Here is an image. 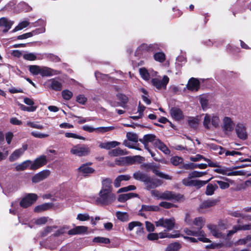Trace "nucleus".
<instances>
[{"label":"nucleus","mask_w":251,"mask_h":251,"mask_svg":"<svg viewBox=\"0 0 251 251\" xmlns=\"http://www.w3.org/2000/svg\"><path fill=\"white\" fill-rule=\"evenodd\" d=\"M218 201L216 200H207L203 201L200 205L199 208V211L201 212L203 209H206L215 206L217 203Z\"/></svg>","instance_id":"16"},{"label":"nucleus","mask_w":251,"mask_h":251,"mask_svg":"<svg viewBox=\"0 0 251 251\" xmlns=\"http://www.w3.org/2000/svg\"><path fill=\"white\" fill-rule=\"evenodd\" d=\"M215 182L219 185L221 189H227L230 186L229 184L226 182L221 180H215Z\"/></svg>","instance_id":"63"},{"label":"nucleus","mask_w":251,"mask_h":251,"mask_svg":"<svg viewBox=\"0 0 251 251\" xmlns=\"http://www.w3.org/2000/svg\"><path fill=\"white\" fill-rule=\"evenodd\" d=\"M144 183L148 190L154 189L162 184V181L159 179L152 178L148 176Z\"/></svg>","instance_id":"8"},{"label":"nucleus","mask_w":251,"mask_h":251,"mask_svg":"<svg viewBox=\"0 0 251 251\" xmlns=\"http://www.w3.org/2000/svg\"><path fill=\"white\" fill-rule=\"evenodd\" d=\"M158 206L162 207L165 209H170L173 207L177 208L178 206L177 205L167 202V201H161L159 203Z\"/></svg>","instance_id":"49"},{"label":"nucleus","mask_w":251,"mask_h":251,"mask_svg":"<svg viewBox=\"0 0 251 251\" xmlns=\"http://www.w3.org/2000/svg\"><path fill=\"white\" fill-rule=\"evenodd\" d=\"M65 137L67 138H73L75 139H78L80 140H85L86 138L82 136L78 135L76 134L71 133V132H66L65 134Z\"/></svg>","instance_id":"57"},{"label":"nucleus","mask_w":251,"mask_h":251,"mask_svg":"<svg viewBox=\"0 0 251 251\" xmlns=\"http://www.w3.org/2000/svg\"><path fill=\"white\" fill-rule=\"evenodd\" d=\"M211 118L210 116L208 114H206L203 122V125L205 128L207 129H209L210 128L209 125L211 123Z\"/></svg>","instance_id":"51"},{"label":"nucleus","mask_w":251,"mask_h":251,"mask_svg":"<svg viewBox=\"0 0 251 251\" xmlns=\"http://www.w3.org/2000/svg\"><path fill=\"white\" fill-rule=\"evenodd\" d=\"M154 144L160 151L164 152L165 154H168L170 153V150L168 149V148L160 139H156L155 142H154Z\"/></svg>","instance_id":"19"},{"label":"nucleus","mask_w":251,"mask_h":251,"mask_svg":"<svg viewBox=\"0 0 251 251\" xmlns=\"http://www.w3.org/2000/svg\"><path fill=\"white\" fill-rule=\"evenodd\" d=\"M37 199L38 196L36 194L33 193L28 194L21 200L20 205L23 208H27L35 202Z\"/></svg>","instance_id":"4"},{"label":"nucleus","mask_w":251,"mask_h":251,"mask_svg":"<svg viewBox=\"0 0 251 251\" xmlns=\"http://www.w3.org/2000/svg\"><path fill=\"white\" fill-rule=\"evenodd\" d=\"M119 161L120 162L119 164H121V163L123 164H126L128 165L135 164V160L133 158V156H126L124 157H121L120 158Z\"/></svg>","instance_id":"31"},{"label":"nucleus","mask_w":251,"mask_h":251,"mask_svg":"<svg viewBox=\"0 0 251 251\" xmlns=\"http://www.w3.org/2000/svg\"><path fill=\"white\" fill-rule=\"evenodd\" d=\"M170 114L171 117L176 121H179L184 118L182 111L177 107H173L171 108Z\"/></svg>","instance_id":"9"},{"label":"nucleus","mask_w":251,"mask_h":251,"mask_svg":"<svg viewBox=\"0 0 251 251\" xmlns=\"http://www.w3.org/2000/svg\"><path fill=\"white\" fill-rule=\"evenodd\" d=\"M62 98L66 100H70L73 96V93L70 90L66 89L64 90L61 92Z\"/></svg>","instance_id":"47"},{"label":"nucleus","mask_w":251,"mask_h":251,"mask_svg":"<svg viewBox=\"0 0 251 251\" xmlns=\"http://www.w3.org/2000/svg\"><path fill=\"white\" fill-rule=\"evenodd\" d=\"M219 123H220V119L219 117L217 116H213L211 118V125L215 127V128H217L219 126Z\"/></svg>","instance_id":"61"},{"label":"nucleus","mask_w":251,"mask_h":251,"mask_svg":"<svg viewBox=\"0 0 251 251\" xmlns=\"http://www.w3.org/2000/svg\"><path fill=\"white\" fill-rule=\"evenodd\" d=\"M207 227L210 230L213 236L217 238L222 237V233L219 232L216 226L209 225L207 226Z\"/></svg>","instance_id":"35"},{"label":"nucleus","mask_w":251,"mask_h":251,"mask_svg":"<svg viewBox=\"0 0 251 251\" xmlns=\"http://www.w3.org/2000/svg\"><path fill=\"white\" fill-rule=\"evenodd\" d=\"M32 163V161L29 160H27L26 161H25L21 164L17 165L16 167V170L17 171H24L25 169H26L27 168H29L30 165H31Z\"/></svg>","instance_id":"33"},{"label":"nucleus","mask_w":251,"mask_h":251,"mask_svg":"<svg viewBox=\"0 0 251 251\" xmlns=\"http://www.w3.org/2000/svg\"><path fill=\"white\" fill-rule=\"evenodd\" d=\"M207 174L206 172H199L194 171L189 173V178L199 177Z\"/></svg>","instance_id":"50"},{"label":"nucleus","mask_w":251,"mask_h":251,"mask_svg":"<svg viewBox=\"0 0 251 251\" xmlns=\"http://www.w3.org/2000/svg\"><path fill=\"white\" fill-rule=\"evenodd\" d=\"M212 177L207 179V180H191L190 182V186H195L197 189H200L208 182H209L212 179Z\"/></svg>","instance_id":"21"},{"label":"nucleus","mask_w":251,"mask_h":251,"mask_svg":"<svg viewBox=\"0 0 251 251\" xmlns=\"http://www.w3.org/2000/svg\"><path fill=\"white\" fill-rule=\"evenodd\" d=\"M109 155L111 157H115L120 155H125L127 154L126 151H125L120 148L112 150L109 151Z\"/></svg>","instance_id":"29"},{"label":"nucleus","mask_w":251,"mask_h":251,"mask_svg":"<svg viewBox=\"0 0 251 251\" xmlns=\"http://www.w3.org/2000/svg\"><path fill=\"white\" fill-rule=\"evenodd\" d=\"M188 124L191 128H196L198 126L199 121L197 119L193 117L188 120Z\"/></svg>","instance_id":"54"},{"label":"nucleus","mask_w":251,"mask_h":251,"mask_svg":"<svg viewBox=\"0 0 251 251\" xmlns=\"http://www.w3.org/2000/svg\"><path fill=\"white\" fill-rule=\"evenodd\" d=\"M185 200L184 195L174 192L170 201L174 202H181L184 201Z\"/></svg>","instance_id":"25"},{"label":"nucleus","mask_w":251,"mask_h":251,"mask_svg":"<svg viewBox=\"0 0 251 251\" xmlns=\"http://www.w3.org/2000/svg\"><path fill=\"white\" fill-rule=\"evenodd\" d=\"M183 161V159L181 157L178 156H173L170 159L171 163L174 166H177L181 164Z\"/></svg>","instance_id":"43"},{"label":"nucleus","mask_w":251,"mask_h":251,"mask_svg":"<svg viewBox=\"0 0 251 251\" xmlns=\"http://www.w3.org/2000/svg\"><path fill=\"white\" fill-rule=\"evenodd\" d=\"M50 174V171L48 170H43L32 177V181L34 183H38L46 178Z\"/></svg>","instance_id":"11"},{"label":"nucleus","mask_w":251,"mask_h":251,"mask_svg":"<svg viewBox=\"0 0 251 251\" xmlns=\"http://www.w3.org/2000/svg\"><path fill=\"white\" fill-rule=\"evenodd\" d=\"M13 22L9 21L6 18L2 17L0 19V27H4L3 33H6L11 28Z\"/></svg>","instance_id":"14"},{"label":"nucleus","mask_w":251,"mask_h":251,"mask_svg":"<svg viewBox=\"0 0 251 251\" xmlns=\"http://www.w3.org/2000/svg\"><path fill=\"white\" fill-rule=\"evenodd\" d=\"M126 137L129 141L137 143L138 141V136L136 134L128 132L126 133Z\"/></svg>","instance_id":"55"},{"label":"nucleus","mask_w":251,"mask_h":251,"mask_svg":"<svg viewBox=\"0 0 251 251\" xmlns=\"http://www.w3.org/2000/svg\"><path fill=\"white\" fill-rule=\"evenodd\" d=\"M181 248V244L178 242H175L169 244L165 251H178Z\"/></svg>","instance_id":"28"},{"label":"nucleus","mask_w":251,"mask_h":251,"mask_svg":"<svg viewBox=\"0 0 251 251\" xmlns=\"http://www.w3.org/2000/svg\"><path fill=\"white\" fill-rule=\"evenodd\" d=\"M224 129L227 131H232L233 130L234 123L230 118L225 117L223 120Z\"/></svg>","instance_id":"17"},{"label":"nucleus","mask_w":251,"mask_h":251,"mask_svg":"<svg viewBox=\"0 0 251 251\" xmlns=\"http://www.w3.org/2000/svg\"><path fill=\"white\" fill-rule=\"evenodd\" d=\"M235 131L237 136L241 139L246 140L248 137L245 126L240 123H238L235 127Z\"/></svg>","instance_id":"10"},{"label":"nucleus","mask_w":251,"mask_h":251,"mask_svg":"<svg viewBox=\"0 0 251 251\" xmlns=\"http://www.w3.org/2000/svg\"><path fill=\"white\" fill-rule=\"evenodd\" d=\"M23 154V150L19 149L16 150L9 156L10 161L13 162L18 158V157Z\"/></svg>","instance_id":"34"},{"label":"nucleus","mask_w":251,"mask_h":251,"mask_svg":"<svg viewBox=\"0 0 251 251\" xmlns=\"http://www.w3.org/2000/svg\"><path fill=\"white\" fill-rule=\"evenodd\" d=\"M29 71L33 75H37L40 74L41 68L37 65H30L29 66Z\"/></svg>","instance_id":"53"},{"label":"nucleus","mask_w":251,"mask_h":251,"mask_svg":"<svg viewBox=\"0 0 251 251\" xmlns=\"http://www.w3.org/2000/svg\"><path fill=\"white\" fill-rule=\"evenodd\" d=\"M37 108V106H26L24 104H21L20 106V108L21 110L24 111L28 112H34L36 110Z\"/></svg>","instance_id":"59"},{"label":"nucleus","mask_w":251,"mask_h":251,"mask_svg":"<svg viewBox=\"0 0 251 251\" xmlns=\"http://www.w3.org/2000/svg\"><path fill=\"white\" fill-rule=\"evenodd\" d=\"M57 228V226H47L43 231H42V232H41V236L42 237H44L45 236H46L49 233H50L52 230V228Z\"/></svg>","instance_id":"56"},{"label":"nucleus","mask_w":251,"mask_h":251,"mask_svg":"<svg viewBox=\"0 0 251 251\" xmlns=\"http://www.w3.org/2000/svg\"><path fill=\"white\" fill-rule=\"evenodd\" d=\"M87 230V227L83 226H79L69 230L68 234L71 235L81 234L86 233Z\"/></svg>","instance_id":"15"},{"label":"nucleus","mask_w":251,"mask_h":251,"mask_svg":"<svg viewBox=\"0 0 251 251\" xmlns=\"http://www.w3.org/2000/svg\"><path fill=\"white\" fill-rule=\"evenodd\" d=\"M198 168V164L194 163H190L188 164H183L179 167L180 169H184L185 170H193Z\"/></svg>","instance_id":"52"},{"label":"nucleus","mask_w":251,"mask_h":251,"mask_svg":"<svg viewBox=\"0 0 251 251\" xmlns=\"http://www.w3.org/2000/svg\"><path fill=\"white\" fill-rule=\"evenodd\" d=\"M218 188L217 185H213L212 184H208L206 188L205 194L207 196H211L214 193V191Z\"/></svg>","instance_id":"36"},{"label":"nucleus","mask_w":251,"mask_h":251,"mask_svg":"<svg viewBox=\"0 0 251 251\" xmlns=\"http://www.w3.org/2000/svg\"><path fill=\"white\" fill-rule=\"evenodd\" d=\"M116 216L118 220L123 222H127L129 220V215L126 212L117 211L116 213Z\"/></svg>","instance_id":"30"},{"label":"nucleus","mask_w":251,"mask_h":251,"mask_svg":"<svg viewBox=\"0 0 251 251\" xmlns=\"http://www.w3.org/2000/svg\"><path fill=\"white\" fill-rule=\"evenodd\" d=\"M160 210V207L157 205H148L143 204L140 211H146V212H158Z\"/></svg>","instance_id":"26"},{"label":"nucleus","mask_w":251,"mask_h":251,"mask_svg":"<svg viewBox=\"0 0 251 251\" xmlns=\"http://www.w3.org/2000/svg\"><path fill=\"white\" fill-rule=\"evenodd\" d=\"M205 221L201 217L196 218L193 222L195 225L198 226V228L201 229L203 226H204Z\"/></svg>","instance_id":"44"},{"label":"nucleus","mask_w":251,"mask_h":251,"mask_svg":"<svg viewBox=\"0 0 251 251\" xmlns=\"http://www.w3.org/2000/svg\"><path fill=\"white\" fill-rule=\"evenodd\" d=\"M87 99L84 95H79L76 98V101L80 104H85Z\"/></svg>","instance_id":"62"},{"label":"nucleus","mask_w":251,"mask_h":251,"mask_svg":"<svg viewBox=\"0 0 251 251\" xmlns=\"http://www.w3.org/2000/svg\"><path fill=\"white\" fill-rule=\"evenodd\" d=\"M174 191H165L163 193H159L158 191H154V195L158 198V199L170 201L174 193Z\"/></svg>","instance_id":"13"},{"label":"nucleus","mask_w":251,"mask_h":251,"mask_svg":"<svg viewBox=\"0 0 251 251\" xmlns=\"http://www.w3.org/2000/svg\"><path fill=\"white\" fill-rule=\"evenodd\" d=\"M50 88L54 91H60L62 88V84L55 78L50 79Z\"/></svg>","instance_id":"22"},{"label":"nucleus","mask_w":251,"mask_h":251,"mask_svg":"<svg viewBox=\"0 0 251 251\" xmlns=\"http://www.w3.org/2000/svg\"><path fill=\"white\" fill-rule=\"evenodd\" d=\"M92 165V163L90 162L82 164L77 168V171L84 177L88 176L95 172L94 168L90 167Z\"/></svg>","instance_id":"5"},{"label":"nucleus","mask_w":251,"mask_h":251,"mask_svg":"<svg viewBox=\"0 0 251 251\" xmlns=\"http://www.w3.org/2000/svg\"><path fill=\"white\" fill-rule=\"evenodd\" d=\"M200 87V82L198 78L191 77L187 85V89L191 91H198Z\"/></svg>","instance_id":"12"},{"label":"nucleus","mask_w":251,"mask_h":251,"mask_svg":"<svg viewBox=\"0 0 251 251\" xmlns=\"http://www.w3.org/2000/svg\"><path fill=\"white\" fill-rule=\"evenodd\" d=\"M160 238H176L179 237L180 234L179 233L172 234L166 232H160L159 233L158 236Z\"/></svg>","instance_id":"46"},{"label":"nucleus","mask_w":251,"mask_h":251,"mask_svg":"<svg viewBox=\"0 0 251 251\" xmlns=\"http://www.w3.org/2000/svg\"><path fill=\"white\" fill-rule=\"evenodd\" d=\"M38 122H27L26 123V125L28 126H30L32 128H37L39 129H42L44 128V126L42 125L38 124Z\"/></svg>","instance_id":"58"},{"label":"nucleus","mask_w":251,"mask_h":251,"mask_svg":"<svg viewBox=\"0 0 251 251\" xmlns=\"http://www.w3.org/2000/svg\"><path fill=\"white\" fill-rule=\"evenodd\" d=\"M99 201L102 204L107 205L112 203L115 199V196L111 191L100 190Z\"/></svg>","instance_id":"1"},{"label":"nucleus","mask_w":251,"mask_h":251,"mask_svg":"<svg viewBox=\"0 0 251 251\" xmlns=\"http://www.w3.org/2000/svg\"><path fill=\"white\" fill-rule=\"evenodd\" d=\"M120 144V143L117 141H111L106 143H101L100 144L99 147L101 149L110 150L111 148L116 147Z\"/></svg>","instance_id":"23"},{"label":"nucleus","mask_w":251,"mask_h":251,"mask_svg":"<svg viewBox=\"0 0 251 251\" xmlns=\"http://www.w3.org/2000/svg\"><path fill=\"white\" fill-rule=\"evenodd\" d=\"M175 220L174 218L166 219L165 220L164 227H166L168 230H172L175 226Z\"/></svg>","instance_id":"37"},{"label":"nucleus","mask_w":251,"mask_h":251,"mask_svg":"<svg viewBox=\"0 0 251 251\" xmlns=\"http://www.w3.org/2000/svg\"><path fill=\"white\" fill-rule=\"evenodd\" d=\"M70 152L78 156H83L88 155L90 153V150L85 145H77L73 148Z\"/></svg>","instance_id":"3"},{"label":"nucleus","mask_w":251,"mask_h":251,"mask_svg":"<svg viewBox=\"0 0 251 251\" xmlns=\"http://www.w3.org/2000/svg\"><path fill=\"white\" fill-rule=\"evenodd\" d=\"M53 206L52 203H45L41 205L36 206L34 209V211L36 213L41 212L48 210Z\"/></svg>","instance_id":"20"},{"label":"nucleus","mask_w":251,"mask_h":251,"mask_svg":"<svg viewBox=\"0 0 251 251\" xmlns=\"http://www.w3.org/2000/svg\"><path fill=\"white\" fill-rule=\"evenodd\" d=\"M158 169H159V168L158 166H157L156 165H154V166L152 168V169L151 170L155 175L159 176L160 177L165 178L166 179H171V176H170L168 175H166L162 172H160Z\"/></svg>","instance_id":"27"},{"label":"nucleus","mask_w":251,"mask_h":251,"mask_svg":"<svg viewBox=\"0 0 251 251\" xmlns=\"http://www.w3.org/2000/svg\"><path fill=\"white\" fill-rule=\"evenodd\" d=\"M76 219L80 221H86L90 219V216L88 214H81L77 215Z\"/></svg>","instance_id":"64"},{"label":"nucleus","mask_w":251,"mask_h":251,"mask_svg":"<svg viewBox=\"0 0 251 251\" xmlns=\"http://www.w3.org/2000/svg\"><path fill=\"white\" fill-rule=\"evenodd\" d=\"M48 163L47 156L42 155L36 158L33 162H32L29 167L31 170H36L46 165Z\"/></svg>","instance_id":"6"},{"label":"nucleus","mask_w":251,"mask_h":251,"mask_svg":"<svg viewBox=\"0 0 251 251\" xmlns=\"http://www.w3.org/2000/svg\"><path fill=\"white\" fill-rule=\"evenodd\" d=\"M153 58L155 61L163 63L166 60V55L163 52H158L154 54Z\"/></svg>","instance_id":"38"},{"label":"nucleus","mask_w":251,"mask_h":251,"mask_svg":"<svg viewBox=\"0 0 251 251\" xmlns=\"http://www.w3.org/2000/svg\"><path fill=\"white\" fill-rule=\"evenodd\" d=\"M156 139V136L155 135L152 134H148L145 135L143 138L139 139V141L146 147L149 142L154 143Z\"/></svg>","instance_id":"18"},{"label":"nucleus","mask_w":251,"mask_h":251,"mask_svg":"<svg viewBox=\"0 0 251 251\" xmlns=\"http://www.w3.org/2000/svg\"><path fill=\"white\" fill-rule=\"evenodd\" d=\"M159 49V46L157 44H147L143 43L137 48L135 53L140 54L145 52H154L158 50Z\"/></svg>","instance_id":"2"},{"label":"nucleus","mask_w":251,"mask_h":251,"mask_svg":"<svg viewBox=\"0 0 251 251\" xmlns=\"http://www.w3.org/2000/svg\"><path fill=\"white\" fill-rule=\"evenodd\" d=\"M40 74L43 76H50L52 75V70L48 67L41 68Z\"/></svg>","instance_id":"48"},{"label":"nucleus","mask_w":251,"mask_h":251,"mask_svg":"<svg viewBox=\"0 0 251 251\" xmlns=\"http://www.w3.org/2000/svg\"><path fill=\"white\" fill-rule=\"evenodd\" d=\"M93 242L100 244H108L110 243L109 238L103 237H96L93 240Z\"/></svg>","instance_id":"42"},{"label":"nucleus","mask_w":251,"mask_h":251,"mask_svg":"<svg viewBox=\"0 0 251 251\" xmlns=\"http://www.w3.org/2000/svg\"><path fill=\"white\" fill-rule=\"evenodd\" d=\"M140 74L143 79L148 80L150 78V75L145 68H141L139 70Z\"/></svg>","instance_id":"45"},{"label":"nucleus","mask_w":251,"mask_h":251,"mask_svg":"<svg viewBox=\"0 0 251 251\" xmlns=\"http://www.w3.org/2000/svg\"><path fill=\"white\" fill-rule=\"evenodd\" d=\"M198 231H196V232L198 233V236H202L201 237H199L198 239L200 241H201L203 243H210L211 242L210 240L207 238L204 237L205 236V233L203 230H201V229H200V228H198Z\"/></svg>","instance_id":"41"},{"label":"nucleus","mask_w":251,"mask_h":251,"mask_svg":"<svg viewBox=\"0 0 251 251\" xmlns=\"http://www.w3.org/2000/svg\"><path fill=\"white\" fill-rule=\"evenodd\" d=\"M112 180L110 178H106L103 180L102 182V188L101 190H104V191H112Z\"/></svg>","instance_id":"24"},{"label":"nucleus","mask_w":251,"mask_h":251,"mask_svg":"<svg viewBox=\"0 0 251 251\" xmlns=\"http://www.w3.org/2000/svg\"><path fill=\"white\" fill-rule=\"evenodd\" d=\"M29 25V23L26 21H24L20 23L18 25H17L11 32L14 33L20 30H21L24 28L26 27Z\"/></svg>","instance_id":"39"},{"label":"nucleus","mask_w":251,"mask_h":251,"mask_svg":"<svg viewBox=\"0 0 251 251\" xmlns=\"http://www.w3.org/2000/svg\"><path fill=\"white\" fill-rule=\"evenodd\" d=\"M117 99L121 101L122 104L121 106L124 107L128 101V97L122 93H118L116 95Z\"/></svg>","instance_id":"40"},{"label":"nucleus","mask_w":251,"mask_h":251,"mask_svg":"<svg viewBox=\"0 0 251 251\" xmlns=\"http://www.w3.org/2000/svg\"><path fill=\"white\" fill-rule=\"evenodd\" d=\"M148 176L145 174H144L140 171H138L133 174V178L137 180H140L144 182L146 181V178Z\"/></svg>","instance_id":"32"},{"label":"nucleus","mask_w":251,"mask_h":251,"mask_svg":"<svg viewBox=\"0 0 251 251\" xmlns=\"http://www.w3.org/2000/svg\"><path fill=\"white\" fill-rule=\"evenodd\" d=\"M169 81V78L167 75H164L162 80H160L157 78H152L151 80L152 85L158 90L161 88L166 89Z\"/></svg>","instance_id":"7"},{"label":"nucleus","mask_w":251,"mask_h":251,"mask_svg":"<svg viewBox=\"0 0 251 251\" xmlns=\"http://www.w3.org/2000/svg\"><path fill=\"white\" fill-rule=\"evenodd\" d=\"M23 58L26 60L34 61L37 59L36 56L33 53H28L24 54Z\"/></svg>","instance_id":"60"}]
</instances>
